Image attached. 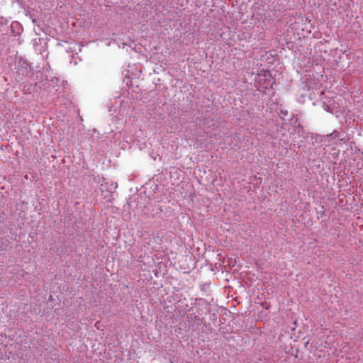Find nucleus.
<instances>
[{"label": "nucleus", "instance_id": "nucleus-1", "mask_svg": "<svg viewBox=\"0 0 363 363\" xmlns=\"http://www.w3.org/2000/svg\"><path fill=\"white\" fill-rule=\"evenodd\" d=\"M281 113L283 114L284 116H287L288 115V111L287 110H282V109H281Z\"/></svg>", "mask_w": 363, "mask_h": 363}]
</instances>
